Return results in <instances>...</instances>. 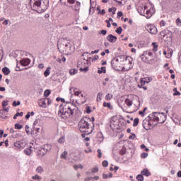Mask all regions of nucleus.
<instances>
[{
    "mask_svg": "<svg viewBox=\"0 0 181 181\" xmlns=\"http://www.w3.org/2000/svg\"><path fill=\"white\" fill-rule=\"evenodd\" d=\"M122 63H124V66H128L127 70L132 69V58L125 55L115 57L111 62V66L114 70L119 71Z\"/></svg>",
    "mask_w": 181,
    "mask_h": 181,
    "instance_id": "obj_1",
    "label": "nucleus"
},
{
    "mask_svg": "<svg viewBox=\"0 0 181 181\" xmlns=\"http://www.w3.org/2000/svg\"><path fill=\"white\" fill-rule=\"evenodd\" d=\"M77 111V106L70 102L66 103L65 105H60L58 115L64 119L69 118Z\"/></svg>",
    "mask_w": 181,
    "mask_h": 181,
    "instance_id": "obj_2",
    "label": "nucleus"
},
{
    "mask_svg": "<svg viewBox=\"0 0 181 181\" xmlns=\"http://www.w3.org/2000/svg\"><path fill=\"white\" fill-rule=\"evenodd\" d=\"M88 122H91V119L88 117H83L79 121L78 124L79 131L84 132L86 135L93 134L94 131V124H90Z\"/></svg>",
    "mask_w": 181,
    "mask_h": 181,
    "instance_id": "obj_3",
    "label": "nucleus"
},
{
    "mask_svg": "<svg viewBox=\"0 0 181 181\" xmlns=\"http://www.w3.org/2000/svg\"><path fill=\"white\" fill-rule=\"evenodd\" d=\"M31 8L37 13H43L49 8V0H30Z\"/></svg>",
    "mask_w": 181,
    "mask_h": 181,
    "instance_id": "obj_4",
    "label": "nucleus"
},
{
    "mask_svg": "<svg viewBox=\"0 0 181 181\" xmlns=\"http://www.w3.org/2000/svg\"><path fill=\"white\" fill-rule=\"evenodd\" d=\"M148 119L153 124H156L158 125V122L160 124H163L166 120V114L164 112H154L152 114L149 115Z\"/></svg>",
    "mask_w": 181,
    "mask_h": 181,
    "instance_id": "obj_5",
    "label": "nucleus"
},
{
    "mask_svg": "<svg viewBox=\"0 0 181 181\" xmlns=\"http://www.w3.org/2000/svg\"><path fill=\"white\" fill-rule=\"evenodd\" d=\"M73 90L74 91V95L76 97H78L79 98H81V103H86V95L84 94V91L77 88H69V93L71 94V95H73V93H71V90Z\"/></svg>",
    "mask_w": 181,
    "mask_h": 181,
    "instance_id": "obj_6",
    "label": "nucleus"
},
{
    "mask_svg": "<svg viewBox=\"0 0 181 181\" xmlns=\"http://www.w3.org/2000/svg\"><path fill=\"white\" fill-rule=\"evenodd\" d=\"M51 149L52 146L50 144H45L38 149L37 154L40 158H43V156H45V155Z\"/></svg>",
    "mask_w": 181,
    "mask_h": 181,
    "instance_id": "obj_7",
    "label": "nucleus"
},
{
    "mask_svg": "<svg viewBox=\"0 0 181 181\" xmlns=\"http://www.w3.org/2000/svg\"><path fill=\"white\" fill-rule=\"evenodd\" d=\"M88 60H79L78 61L77 66L78 67L80 71H88Z\"/></svg>",
    "mask_w": 181,
    "mask_h": 181,
    "instance_id": "obj_8",
    "label": "nucleus"
},
{
    "mask_svg": "<svg viewBox=\"0 0 181 181\" xmlns=\"http://www.w3.org/2000/svg\"><path fill=\"white\" fill-rule=\"evenodd\" d=\"M40 132V119H35L33 124V130L31 131V135L37 136Z\"/></svg>",
    "mask_w": 181,
    "mask_h": 181,
    "instance_id": "obj_9",
    "label": "nucleus"
},
{
    "mask_svg": "<svg viewBox=\"0 0 181 181\" xmlns=\"http://www.w3.org/2000/svg\"><path fill=\"white\" fill-rule=\"evenodd\" d=\"M151 57H153V53L149 50L144 51L141 56L142 62H144L145 63L149 62Z\"/></svg>",
    "mask_w": 181,
    "mask_h": 181,
    "instance_id": "obj_10",
    "label": "nucleus"
},
{
    "mask_svg": "<svg viewBox=\"0 0 181 181\" xmlns=\"http://www.w3.org/2000/svg\"><path fill=\"white\" fill-rule=\"evenodd\" d=\"M146 31L151 35H156L158 33V28L153 24H149L146 27Z\"/></svg>",
    "mask_w": 181,
    "mask_h": 181,
    "instance_id": "obj_11",
    "label": "nucleus"
},
{
    "mask_svg": "<svg viewBox=\"0 0 181 181\" xmlns=\"http://www.w3.org/2000/svg\"><path fill=\"white\" fill-rule=\"evenodd\" d=\"M13 145L16 149L22 151V149H23L25 146H26V142H25V141L23 140H21L19 141L14 142Z\"/></svg>",
    "mask_w": 181,
    "mask_h": 181,
    "instance_id": "obj_12",
    "label": "nucleus"
},
{
    "mask_svg": "<svg viewBox=\"0 0 181 181\" xmlns=\"http://www.w3.org/2000/svg\"><path fill=\"white\" fill-rule=\"evenodd\" d=\"M159 36L161 39L165 37H172V32L169 30H164L159 33Z\"/></svg>",
    "mask_w": 181,
    "mask_h": 181,
    "instance_id": "obj_13",
    "label": "nucleus"
},
{
    "mask_svg": "<svg viewBox=\"0 0 181 181\" xmlns=\"http://www.w3.org/2000/svg\"><path fill=\"white\" fill-rule=\"evenodd\" d=\"M142 125L144 129H146V125H148L149 128H153V127H156V123H151L149 119H146L143 120Z\"/></svg>",
    "mask_w": 181,
    "mask_h": 181,
    "instance_id": "obj_14",
    "label": "nucleus"
},
{
    "mask_svg": "<svg viewBox=\"0 0 181 181\" xmlns=\"http://www.w3.org/2000/svg\"><path fill=\"white\" fill-rule=\"evenodd\" d=\"M155 13V8H150L149 9H146V11L144 12V15L143 16H145L147 19H149L150 18H152V15Z\"/></svg>",
    "mask_w": 181,
    "mask_h": 181,
    "instance_id": "obj_15",
    "label": "nucleus"
},
{
    "mask_svg": "<svg viewBox=\"0 0 181 181\" xmlns=\"http://www.w3.org/2000/svg\"><path fill=\"white\" fill-rule=\"evenodd\" d=\"M146 9H148L147 6H141L137 8V11L140 13V15H141V16H144V15H145Z\"/></svg>",
    "mask_w": 181,
    "mask_h": 181,
    "instance_id": "obj_16",
    "label": "nucleus"
},
{
    "mask_svg": "<svg viewBox=\"0 0 181 181\" xmlns=\"http://www.w3.org/2000/svg\"><path fill=\"white\" fill-rule=\"evenodd\" d=\"M20 64H21V66H23L24 67L26 66H29V64H30V59L25 58V59H21L20 61Z\"/></svg>",
    "mask_w": 181,
    "mask_h": 181,
    "instance_id": "obj_17",
    "label": "nucleus"
},
{
    "mask_svg": "<svg viewBox=\"0 0 181 181\" xmlns=\"http://www.w3.org/2000/svg\"><path fill=\"white\" fill-rule=\"evenodd\" d=\"M107 40H108V42H110V43H115V42H117V37H115L112 34H110L107 35Z\"/></svg>",
    "mask_w": 181,
    "mask_h": 181,
    "instance_id": "obj_18",
    "label": "nucleus"
},
{
    "mask_svg": "<svg viewBox=\"0 0 181 181\" xmlns=\"http://www.w3.org/2000/svg\"><path fill=\"white\" fill-rule=\"evenodd\" d=\"M33 153V150H32V146H29L28 148H26L24 150V153L27 156H30V155H32Z\"/></svg>",
    "mask_w": 181,
    "mask_h": 181,
    "instance_id": "obj_19",
    "label": "nucleus"
},
{
    "mask_svg": "<svg viewBox=\"0 0 181 181\" xmlns=\"http://www.w3.org/2000/svg\"><path fill=\"white\" fill-rule=\"evenodd\" d=\"M141 175L147 177L151 176V172H149V170H148V168H145L141 172Z\"/></svg>",
    "mask_w": 181,
    "mask_h": 181,
    "instance_id": "obj_20",
    "label": "nucleus"
},
{
    "mask_svg": "<svg viewBox=\"0 0 181 181\" xmlns=\"http://www.w3.org/2000/svg\"><path fill=\"white\" fill-rule=\"evenodd\" d=\"M62 46L64 47L65 52H69V50L71 49V44H70V42H67L66 44H62Z\"/></svg>",
    "mask_w": 181,
    "mask_h": 181,
    "instance_id": "obj_21",
    "label": "nucleus"
},
{
    "mask_svg": "<svg viewBox=\"0 0 181 181\" xmlns=\"http://www.w3.org/2000/svg\"><path fill=\"white\" fill-rule=\"evenodd\" d=\"M38 104L40 107H42V108H46V99H41L38 102Z\"/></svg>",
    "mask_w": 181,
    "mask_h": 181,
    "instance_id": "obj_22",
    "label": "nucleus"
},
{
    "mask_svg": "<svg viewBox=\"0 0 181 181\" xmlns=\"http://www.w3.org/2000/svg\"><path fill=\"white\" fill-rule=\"evenodd\" d=\"M2 72L4 73V74L5 76H8V74H11V70H10L9 68H8V67H4V68L2 69Z\"/></svg>",
    "mask_w": 181,
    "mask_h": 181,
    "instance_id": "obj_23",
    "label": "nucleus"
},
{
    "mask_svg": "<svg viewBox=\"0 0 181 181\" xmlns=\"http://www.w3.org/2000/svg\"><path fill=\"white\" fill-rule=\"evenodd\" d=\"M163 54L167 57V59H170V57H172V54H173V51H170L168 53V52L164 51Z\"/></svg>",
    "mask_w": 181,
    "mask_h": 181,
    "instance_id": "obj_24",
    "label": "nucleus"
},
{
    "mask_svg": "<svg viewBox=\"0 0 181 181\" xmlns=\"http://www.w3.org/2000/svg\"><path fill=\"white\" fill-rule=\"evenodd\" d=\"M50 70H52V68L50 66L47 68V69L44 72L45 77H49V76L50 75Z\"/></svg>",
    "mask_w": 181,
    "mask_h": 181,
    "instance_id": "obj_25",
    "label": "nucleus"
},
{
    "mask_svg": "<svg viewBox=\"0 0 181 181\" xmlns=\"http://www.w3.org/2000/svg\"><path fill=\"white\" fill-rule=\"evenodd\" d=\"M80 6H81V3L77 1L72 8L74 11H80Z\"/></svg>",
    "mask_w": 181,
    "mask_h": 181,
    "instance_id": "obj_26",
    "label": "nucleus"
},
{
    "mask_svg": "<svg viewBox=\"0 0 181 181\" xmlns=\"http://www.w3.org/2000/svg\"><path fill=\"white\" fill-rule=\"evenodd\" d=\"M124 103L127 107H132L133 104L132 100L129 98H127Z\"/></svg>",
    "mask_w": 181,
    "mask_h": 181,
    "instance_id": "obj_27",
    "label": "nucleus"
},
{
    "mask_svg": "<svg viewBox=\"0 0 181 181\" xmlns=\"http://www.w3.org/2000/svg\"><path fill=\"white\" fill-rule=\"evenodd\" d=\"M103 179H110L112 177V173H109L108 174L103 173Z\"/></svg>",
    "mask_w": 181,
    "mask_h": 181,
    "instance_id": "obj_28",
    "label": "nucleus"
},
{
    "mask_svg": "<svg viewBox=\"0 0 181 181\" xmlns=\"http://www.w3.org/2000/svg\"><path fill=\"white\" fill-rule=\"evenodd\" d=\"M68 154L69 153L67 151H64L60 156L61 159H65V160H67Z\"/></svg>",
    "mask_w": 181,
    "mask_h": 181,
    "instance_id": "obj_29",
    "label": "nucleus"
},
{
    "mask_svg": "<svg viewBox=\"0 0 181 181\" xmlns=\"http://www.w3.org/2000/svg\"><path fill=\"white\" fill-rule=\"evenodd\" d=\"M78 72V70L76 69H71L69 70V74L71 76H74V74H77Z\"/></svg>",
    "mask_w": 181,
    "mask_h": 181,
    "instance_id": "obj_30",
    "label": "nucleus"
},
{
    "mask_svg": "<svg viewBox=\"0 0 181 181\" xmlns=\"http://www.w3.org/2000/svg\"><path fill=\"white\" fill-rule=\"evenodd\" d=\"M37 173H39L40 175H42V172H44L43 167L42 166H38L36 169Z\"/></svg>",
    "mask_w": 181,
    "mask_h": 181,
    "instance_id": "obj_31",
    "label": "nucleus"
},
{
    "mask_svg": "<svg viewBox=\"0 0 181 181\" xmlns=\"http://www.w3.org/2000/svg\"><path fill=\"white\" fill-rule=\"evenodd\" d=\"M106 72V68H105V66H102L101 68H100V69H98V73L99 74H103V73H105Z\"/></svg>",
    "mask_w": 181,
    "mask_h": 181,
    "instance_id": "obj_32",
    "label": "nucleus"
},
{
    "mask_svg": "<svg viewBox=\"0 0 181 181\" xmlns=\"http://www.w3.org/2000/svg\"><path fill=\"white\" fill-rule=\"evenodd\" d=\"M102 97H103V93L99 92V93H98V95H97V98H96L98 103H100V101H101Z\"/></svg>",
    "mask_w": 181,
    "mask_h": 181,
    "instance_id": "obj_33",
    "label": "nucleus"
},
{
    "mask_svg": "<svg viewBox=\"0 0 181 181\" xmlns=\"http://www.w3.org/2000/svg\"><path fill=\"white\" fill-rule=\"evenodd\" d=\"M152 45L153 47V51L156 52L158 50V48L159 47V45H158V43H156V42H153Z\"/></svg>",
    "mask_w": 181,
    "mask_h": 181,
    "instance_id": "obj_34",
    "label": "nucleus"
},
{
    "mask_svg": "<svg viewBox=\"0 0 181 181\" xmlns=\"http://www.w3.org/2000/svg\"><path fill=\"white\" fill-rule=\"evenodd\" d=\"M32 179L33 180H38V181H40L42 180V177L39 176L38 175H35L34 176L32 177Z\"/></svg>",
    "mask_w": 181,
    "mask_h": 181,
    "instance_id": "obj_35",
    "label": "nucleus"
},
{
    "mask_svg": "<svg viewBox=\"0 0 181 181\" xmlns=\"http://www.w3.org/2000/svg\"><path fill=\"white\" fill-rule=\"evenodd\" d=\"M18 117H23V112H17L14 116H13V119H16Z\"/></svg>",
    "mask_w": 181,
    "mask_h": 181,
    "instance_id": "obj_36",
    "label": "nucleus"
},
{
    "mask_svg": "<svg viewBox=\"0 0 181 181\" xmlns=\"http://www.w3.org/2000/svg\"><path fill=\"white\" fill-rule=\"evenodd\" d=\"M65 141H66V136H62L58 140L59 144H64Z\"/></svg>",
    "mask_w": 181,
    "mask_h": 181,
    "instance_id": "obj_37",
    "label": "nucleus"
},
{
    "mask_svg": "<svg viewBox=\"0 0 181 181\" xmlns=\"http://www.w3.org/2000/svg\"><path fill=\"white\" fill-rule=\"evenodd\" d=\"M103 107L110 108V110H111L112 108V106H111V103H105V102L103 103Z\"/></svg>",
    "mask_w": 181,
    "mask_h": 181,
    "instance_id": "obj_38",
    "label": "nucleus"
},
{
    "mask_svg": "<svg viewBox=\"0 0 181 181\" xmlns=\"http://www.w3.org/2000/svg\"><path fill=\"white\" fill-rule=\"evenodd\" d=\"M138 124H139V118H135L134 119L133 127H138Z\"/></svg>",
    "mask_w": 181,
    "mask_h": 181,
    "instance_id": "obj_39",
    "label": "nucleus"
},
{
    "mask_svg": "<svg viewBox=\"0 0 181 181\" xmlns=\"http://www.w3.org/2000/svg\"><path fill=\"white\" fill-rule=\"evenodd\" d=\"M116 33H117V35H121V33H122V27L119 26L117 28V30H115Z\"/></svg>",
    "mask_w": 181,
    "mask_h": 181,
    "instance_id": "obj_40",
    "label": "nucleus"
},
{
    "mask_svg": "<svg viewBox=\"0 0 181 181\" xmlns=\"http://www.w3.org/2000/svg\"><path fill=\"white\" fill-rule=\"evenodd\" d=\"M98 152V158H99V159H101V158H103V152L101 151V149L98 148L97 150Z\"/></svg>",
    "mask_w": 181,
    "mask_h": 181,
    "instance_id": "obj_41",
    "label": "nucleus"
},
{
    "mask_svg": "<svg viewBox=\"0 0 181 181\" xmlns=\"http://www.w3.org/2000/svg\"><path fill=\"white\" fill-rule=\"evenodd\" d=\"M25 129L27 134L32 135V132L29 131V125H25Z\"/></svg>",
    "mask_w": 181,
    "mask_h": 181,
    "instance_id": "obj_42",
    "label": "nucleus"
},
{
    "mask_svg": "<svg viewBox=\"0 0 181 181\" xmlns=\"http://www.w3.org/2000/svg\"><path fill=\"white\" fill-rule=\"evenodd\" d=\"M143 78H144V81L146 82V83L148 84V83H151V81H152V78L151 77H144Z\"/></svg>",
    "mask_w": 181,
    "mask_h": 181,
    "instance_id": "obj_43",
    "label": "nucleus"
},
{
    "mask_svg": "<svg viewBox=\"0 0 181 181\" xmlns=\"http://www.w3.org/2000/svg\"><path fill=\"white\" fill-rule=\"evenodd\" d=\"M136 178L138 181H144V176L142 174L138 175Z\"/></svg>",
    "mask_w": 181,
    "mask_h": 181,
    "instance_id": "obj_44",
    "label": "nucleus"
},
{
    "mask_svg": "<svg viewBox=\"0 0 181 181\" xmlns=\"http://www.w3.org/2000/svg\"><path fill=\"white\" fill-rule=\"evenodd\" d=\"M83 166L81 164L79 165H74V169L76 170V169H83Z\"/></svg>",
    "mask_w": 181,
    "mask_h": 181,
    "instance_id": "obj_45",
    "label": "nucleus"
},
{
    "mask_svg": "<svg viewBox=\"0 0 181 181\" xmlns=\"http://www.w3.org/2000/svg\"><path fill=\"white\" fill-rule=\"evenodd\" d=\"M175 23L178 28H181V20L180 18H177L175 21Z\"/></svg>",
    "mask_w": 181,
    "mask_h": 181,
    "instance_id": "obj_46",
    "label": "nucleus"
},
{
    "mask_svg": "<svg viewBox=\"0 0 181 181\" xmlns=\"http://www.w3.org/2000/svg\"><path fill=\"white\" fill-rule=\"evenodd\" d=\"M112 99V95L107 93L105 96V100H107V101H109L110 100Z\"/></svg>",
    "mask_w": 181,
    "mask_h": 181,
    "instance_id": "obj_47",
    "label": "nucleus"
},
{
    "mask_svg": "<svg viewBox=\"0 0 181 181\" xmlns=\"http://www.w3.org/2000/svg\"><path fill=\"white\" fill-rule=\"evenodd\" d=\"M50 93H51L50 90L47 89V90H45L44 96L49 97V95H50Z\"/></svg>",
    "mask_w": 181,
    "mask_h": 181,
    "instance_id": "obj_48",
    "label": "nucleus"
},
{
    "mask_svg": "<svg viewBox=\"0 0 181 181\" xmlns=\"http://www.w3.org/2000/svg\"><path fill=\"white\" fill-rule=\"evenodd\" d=\"M90 8H95V2L94 1V0H90Z\"/></svg>",
    "mask_w": 181,
    "mask_h": 181,
    "instance_id": "obj_49",
    "label": "nucleus"
},
{
    "mask_svg": "<svg viewBox=\"0 0 181 181\" xmlns=\"http://www.w3.org/2000/svg\"><path fill=\"white\" fill-rule=\"evenodd\" d=\"M173 91L175 92L173 93V95H181L180 92L177 91V88H176L173 89Z\"/></svg>",
    "mask_w": 181,
    "mask_h": 181,
    "instance_id": "obj_50",
    "label": "nucleus"
},
{
    "mask_svg": "<svg viewBox=\"0 0 181 181\" xmlns=\"http://www.w3.org/2000/svg\"><path fill=\"white\" fill-rule=\"evenodd\" d=\"M22 124H20L19 123H17L15 124V129H22Z\"/></svg>",
    "mask_w": 181,
    "mask_h": 181,
    "instance_id": "obj_51",
    "label": "nucleus"
},
{
    "mask_svg": "<svg viewBox=\"0 0 181 181\" xmlns=\"http://www.w3.org/2000/svg\"><path fill=\"white\" fill-rule=\"evenodd\" d=\"M160 28H163V27L166 26V21H165L163 20L161 21L160 22Z\"/></svg>",
    "mask_w": 181,
    "mask_h": 181,
    "instance_id": "obj_52",
    "label": "nucleus"
},
{
    "mask_svg": "<svg viewBox=\"0 0 181 181\" xmlns=\"http://www.w3.org/2000/svg\"><path fill=\"white\" fill-rule=\"evenodd\" d=\"M8 103H9V101H8V100H4L2 102V107H3V108H5V107H7V105L8 104Z\"/></svg>",
    "mask_w": 181,
    "mask_h": 181,
    "instance_id": "obj_53",
    "label": "nucleus"
},
{
    "mask_svg": "<svg viewBox=\"0 0 181 181\" xmlns=\"http://www.w3.org/2000/svg\"><path fill=\"white\" fill-rule=\"evenodd\" d=\"M97 172H98V167H95V168L91 169V173H97Z\"/></svg>",
    "mask_w": 181,
    "mask_h": 181,
    "instance_id": "obj_54",
    "label": "nucleus"
},
{
    "mask_svg": "<svg viewBox=\"0 0 181 181\" xmlns=\"http://www.w3.org/2000/svg\"><path fill=\"white\" fill-rule=\"evenodd\" d=\"M102 165L103 166V168H107V166H108V161L107 160H103L102 163Z\"/></svg>",
    "mask_w": 181,
    "mask_h": 181,
    "instance_id": "obj_55",
    "label": "nucleus"
},
{
    "mask_svg": "<svg viewBox=\"0 0 181 181\" xmlns=\"http://www.w3.org/2000/svg\"><path fill=\"white\" fill-rule=\"evenodd\" d=\"M20 104H21V102L19 100H18L17 103H16V100H14L13 103V107H18V105H19Z\"/></svg>",
    "mask_w": 181,
    "mask_h": 181,
    "instance_id": "obj_56",
    "label": "nucleus"
},
{
    "mask_svg": "<svg viewBox=\"0 0 181 181\" xmlns=\"http://www.w3.org/2000/svg\"><path fill=\"white\" fill-rule=\"evenodd\" d=\"M140 83H141V86H145L146 84V82H145V79L144 78H141L140 79Z\"/></svg>",
    "mask_w": 181,
    "mask_h": 181,
    "instance_id": "obj_57",
    "label": "nucleus"
},
{
    "mask_svg": "<svg viewBox=\"0 0 181 181\" xmlns=\"http://www.w3.org/2000/svg\"><path fill=\"white\" fill-rule=\"evenodd\" d=\"M141 156L143 159H145V158H148V153H142Z\"/></svg>",
    "mask_w": 181,
    "mask_h": 181,
    "instance_id": "obj_58",
    "label": "nucleus"
},
{
    "mask_svg": "<svg viewBox=\"0 0 181 181\" xmlns=\"http://www.w3.org/2000/svg\"><path fill=\"white\" fill-rule=\"evenodd\" d=\"M105 15V9H102L100 11L98 12V15Z\"/></svg>",
    "mask_w": 181,
    "mask_h": 181,
    "instance_id": "obj_59",
    "label": "nucleus"
},
{
    "mask_svg": "<svg viewBox=\"0 0 181 181\" xmlns=\"http://www.w3.org/2000/svg\"><path fill=\"white\" fill-rule=\"evenodd\" d=\"M98 59H100V57H98V55H95L92 59V62H95V60H98Z\"/></svg>",
    "mask_w": 181,
    "mask_h": 181,
    "instance_id": "obj_60",
    "label": "nucleus"
},
{
    "mask_svg": "<svg viewBox=\"0 0 181 181\" xmlns=\"http://www.w3.org/2000/svg\"><path fill=\"white\" fill-rule=\"evenodd\" d=\"M135 134H132L131 136H129V139H135L136 138Z\"/></svg>",
    "mask_w": 181,
    "mask_h": 181,
    "instance_id": "obj_61",
    "label": "nucleus"
},
{
    "mask_svg": "<svg viewBox=\"0 0 181 181\" xmlns=\"http://www.w3.org/2000/svg\"><path fill=\"white\" fill-rule=\"evenodd\" d=\"M123 13L122 11H119L117 13V18L119 19V18H121V16H122Z\"/></svg>",
    "mask_w": 181,
    "mask_h": 181,
    "instance_id": "obj_62",
    "label": "nucleus"
},
{
    "mask_svg": "<svg viewBox=\"0 0 181 181\" xmlns=\"http://www.w3.org/2000/svg\"><path fill=\"white\" fill-rule=\"evenodd\" d=\"M115 119H117L115 117H112L110 119L111 124H112V122H115Z\"/></svg>",
    "mask_w": 181,
    "mask_h": 181,
    "instance_id": "obj_63",
    "label": "nucleus"
},
{
    "mask_svg": "<svg viewBox=\"0 0 181 181\" xmlns=\"http://www.w3.org/2000/svg\"><path fill=\"white\" fill-rule=\"evenodd\" d=\"M91 179H93V177H88L85 178V181H90V180H91Z\"/></svg>",
    "mask_w": 181,
    "mask_h": 181,
    "instance_id": "obj_64",
    "label": "nucleus"
}]
</instances>
